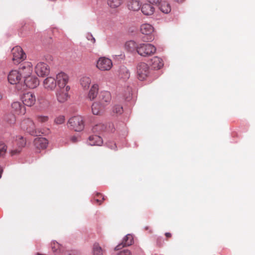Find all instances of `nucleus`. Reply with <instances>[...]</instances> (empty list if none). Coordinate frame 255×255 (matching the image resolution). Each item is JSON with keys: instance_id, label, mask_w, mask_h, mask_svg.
Wrapping results in <instances>:
<instances>
[{"instance_id": "nucleus-1", "label": "nucleus", "mask_w": 255, "mask_h": 255, "mask_svg": "<svg viewBox=\"0 0 255 255\" xmlns=\"http://www.w3.org/2000/svg\"><path fill=\"white\" fill-rule=\"evenodd\" d=\"M56 84V97L60 103L64 102V72H61L57 74L56 79L49 77L43 81L44 88L48 90H53Z\"/></svg>"}, {"instance_id": "nucleus-2", "label": "nucleus", "mask_w": 255, "mask_h": 255, "mask_svg": "<svg viewBox=\"0 0 255 255\" xmlns=\"http://www.w3.org/2000/svg\"><path fill=\"white\" fill-rule=\"evenodd\" d=\"M67 125L71 129L75 131H81L83 130L85 127L84 119L81 116L73 117L69 119Z\"/></svg>"}, {"instance_id": "nucleus-3", "label": "nucleus", "mask_w": 255, "mask_h": 255, "mask_svg": "<svg viewBox=\"0 0 255 255\" xmlns=\"http://www.w3.org/2000/svg\"><path fill=\"white\" fill-rule=\"evenodd\" d=\"M156 51L155 47L149 43H139L137 47V53L143 57L151 56L155 53Z\"/></svg>"}, {"instance_id": "nucleus-4", "label": "nucleus", "mask_w": 255, "mask_h": 255, "mask_svg": "<svg viewBox=\"0 0 255 255\" xmlns=\"http://www.w3.org/2000/svg\"><path fill=\"white\" fill-rule=\"evenodd\" d=\"M150 73L148 65L144 62L139 63L136 66L137 78L140 81L146 79Z\"/></svg>"}, {"instance_id": "nucleus-5", "label": "nucleus", "mask_w": 255, "mask_h": 255, "mask_svg": "<svg viewBox=\"0 0 255 255\" xmlns=\"http://www.w3.org/2000/svg\"><path fill=\"white\" fill-rule=\"evenodd\" d=\"M12 61L15 64H18L26 58V55L22 49L19 46L13 47L11 50Z\"/></svg>"}, {"instance_id": "nucleus-6", "label": "nucleus", "mask_w": 255, "mask_h": 255, "mask_svg": "<svg viewBox=\"0 0 255 255\" xmlns=\"http://www.w3.org/2000/svg\"><path fill=\"white\" fill-rule=\"evenodd\" d=\"M20 127L23 130L26 131L32 135H36L37 132L34 122L31 119L28 118L24 119L21 123Z\"/></svg>"}, {"instance_id": "nucleus-7", "label": "nucleus", "mask_w": 255, "mask_h": 255, "mask_svg": "<svg viewBox=\"0 0 255 255\" xmlns=\"http://www.w3.org/2000/svg\"><path fill=\"white\" fill-rule=\"evenodd\" d=\"M18 70L21 77L24 79L31 76L33 71L32 65L29 62H25L20 65Z\"/></svg>"}, {"instance_id": "nucleus-8", "label": "nucleus", "mask_w": 255, "mask_h": 255, "mask_svg": "<svg viewBox=\"0 0 255 255\" xmlns=\"http://www.w3.org/2000/svg\"><path fill=\"white\" fill-rule=\"evenodd\" d=\"M113 63L111 59L106 57H101L97 62V67L102 71H108L111 69Z\"/></svg>"}, {"instance_id": "nucleus-9", "label": "nucleus", "mask_w": 255, "mask_h": 255, "mask_svg": "<svg viewBox=\"0 0 255 255\" xmlns=\"http://www.w3.org/2000/svg\"><path fill=\"white\" fill-rule=\"evenodd\" d=\"M35 71L38 76L44 77L49 74V68L46 63L39 62L35 66Z\"/></svg>"}, {"instance_id": "nucleus-10", "label": "nucleus", "mask_w": 255, "mask_h": 255, "mask_svg": "<svg viewBox=\"0 0 255 255\" xmlns=\"http://www.w3.org/2000/svg\"><path fill=\"white\" fill-rule=\"evenodd\" d=\"M21 100L24 105L28 107H31L35 103L36 97L33 93L27 92L22 95Z\"/></svg>"}, {"instance_id": "nucleus-11", "label": "nucleus", "mask_w": 255, "mask_h": 255, "mask_svg": "<svg viewBox=\"0 0 255 255\" xmlns=\"http://www.w3.org/2000/svg\"><path fill=\"white\" fill-rule=\"evenodd\" d=\"M11 112L17 115H23L25 114L26 110L20 102H14L11 104Z\"/></svg>"}, {"instance_id": "nucleus-12", "label": "nucleus", "mask_w": 255, "mask_h": 255, "mask_svg": "<svg viewBox=\"0 0 255 255\" xmlns=\"http://www.w3.org/2000/svg\"><path fill=\"white\" fill-rule=\"evenodd\" d=\"M21 78L19 70H12L8 75V80L11 84L18 83Z\"/></svg>"}, {"instance_id": "nucleus-13", "label": "nucleus", "mask_w": 255, "mask_h": 255, "mask_svg": "<svg viewBox=\"0 0 255 255\" xmlns=\"http://www.w3.org/2000/svg\"><path fill=\"white\" fill-rule=\"evenodd\" d=\"M24 81L26 86L31 89L37 87L39 84V81L37 78L32 75L24 78Z\"/></svg>"}, {"instance_id": "nucleus-14", "label": "nucleus", "mask_w": 255, "mask_h": 255, "mask_svg": "<svg viewBox=\"0 0 255 255\" xmlns=\"http://www.w3.org/2000/svg\"><path fill=\"white\" fill-rule=\"evenodd\" d=\"M111 100V96L110 92L104 91L101 93L98 102L105 108L108 105Z\"/></svg>"}, {"instance_id": "nucleus-15", "label": "nucleus", "mask_w": 255, "mask_h": 255, "mask_svg": "<svg viewBox=\"0 0 255 255\" xmlns=\"http://www.w3.org/2000/svg\"><path fill=\"white\" fill-rule=\"evenodd\" d=\"M133 242V239L132 235L128 234L124 238L122 243L115 247V250L118 251L124 247L130 246L132 244Z\"/></svg>"}, {"instance_id": "nucleus-16", "label": "nucleus", "mask_w": 255, "mask_h": 255, "mask_svg": "<svg viewBox=\"0 0 255 255\" xmlns=\"http://www.w3.org/2000/svg\"><path fill=\"white\" fill-rule=\"evenodd\" d=\"M33 143L36 148L43 149L46 148L48 144V141L44 137H37L34 139Z\"/></svg>"}, {"instance_id": "nucleus-17", "label": "nucleus", "mask_w": 255, "mask_h": 255, "mask_svg": "<svg viewBox=\"0 0 255 255\" xmlns=\"http://www.w3.org/2000/svg\"><path fill=\"white\" fill-rule=\"evenodd\" d=\"M140 8L142 12L145 15H151L155 11L154 7L149 3L143 4Z\"/></svg>"}, {"instance_id": "nucleus-18", "label": "nucleus", "mask_w": 255, "mask_h": 255, "mask_svg": "<svg viewBox=\"0 0 255 255\" xmlns=\"http://www.w3.org/2000/svg\"><path fill=\"white\" fill-rule=\"evenodd\" d=\"M163 66V62L160 58L155 56L151 59V66L152 68L158 70L160 69Z\"/></svg>"}, {"instance_id": "nucleus-19", "label": "nucleus", "mask_w": 255, "mask_h": 255, "mask_svg": "<svg viewBox=\"0 0 255 255\" xmlns=\"http://www.w3.org/2000/svg\"><path fill=\"white\" fill-rule=\"evenodd\" d=\"M104 107L98 102H96L92 106V111L94 115H98L103 113Z\"/></svg>"}, {"instance_id": "nucleus-20", "label": "nucleus", "mask_w": 255, "mask_h": 255, "mask_svg": "<svg viewBox=\"0 0 255 255\" xmlns=\"http://www.w3.org/2000/svg\"><path fill=\"white\" fill-rule=\"evenodd\" d=\"M88 143L90 145H101L103 143L102 138L97 135H91L89 137Z\"/></svg>"}, {"instance_id": "nucleus-21", "label": "nucleus", "mask_w": 255, "mask_h": 255, "mask_svg": "<svg viewBox=\"0 0 255 255\" xmlns=\"http://www.w3.org/2000/svg\"><path fill=\"white\" fill-rule=\"evenodd\" d=\"M128 7L130 10L137 11L140 8L141 5L138 0H128Z\"/></svg>"}, {"instance_id": "nucleus-22", "label": "nucleus", "mask_w": 255, "mask_h": 255, "mask_svg": "<svg viewBox=\"0 0 255 255\" xmlns=\"http://www.w3.org/2000/svg\"><path fill=\"white\" fill-rule=\"evenodd\" d=\"M140 31L143 34L149 35L154 31V28L150 24L144 23L140 26Z\"/></svg>"}, {"instance_id": "nucleus-23", "label": "nucleus", "mask_w": 255, "mask_h": 255, "mask_svg": "<svg viewBox=\"0 0 255 255\" xmlns=\"http://www.w3.org/2000/svg\"><path fill=\"white\" fill-rule=\"evenodd\" d=\"M138 44L134 41L130 40L127 42L125 44V48L129 52H133L136 50L137 52V47Z\"/></svg>"}, {"instance_id": "nucleus-24", "label": "nucleus", "mask_w": 255, "mask_h": 255, "mask_svg": "<svg viewBox=\"0 0 255 255\" xmlns=\"http://www.w3.org/2000/svg\"><path fill=\"white\" fill-rule=\"evenodd\" d=\"M98 90L99 86L97 84H94L92 86L88 94V97L90 100H93L97 97Z\"/></svg>"}, {"instance_id": "nucleus-25", "label": "nucleus", "mask_w": 255, "mask_h": 255, "mask_svg": "<svg viewBox=\"0 0 255 255\" xmlns=\"http://www.w3.org/2000/svg\"><path fill=\"white\" fill-rule=\"evenodd\" d=\"M160 10L164 13H168L171 11V6L167 1H162L159 6Z\"/></svg>"}, {"instance_id": "nucleus-26", "label": "nucleus", "mask_w": 255, "mask_h": 255, "mask_svg": "<svg viewBox=\"0 0 255 255\" xmlns=\"http://www.w3.org/2000/svg\"><path fill=\"white\" fill-rule=\"evenodd\" d=\"M91 79L88 77H83L80 80V84L83 89L87 90L91 84Z\"/></svg>"}, {"instance_id": "nucleus-27", "label": "nucleus", "mask_w": 255, "mask_h": 255, "mask_svg": "<svg viewBox=\"0 0 255 255\" xmlns=\"http://www.w3.org/2000/svg\"><path fill=\"white\" fill-rule=\"evenodd\" d=\"M4 121L9 125H13L15 123L16 118L13 114H8L4 116Z\"/></svg>"}, {"instance_id": "nucleus-28", "label": "nucleus", "mask_w": 255, "mask_h": 255, "mask_svg": "<svg viewBox=\"0 0 255 255\" xmlns=\"http://www.w3.org/2000/svg\"><path fill=\"white\" fill-rule=\"evenodd\" d=\"M15 142L18 147L22 149L26 144V140L23 136L18 135L15 137Z\"/></svg>"}, {"instance_id": "nucleus-29", "label": "nucleus", "mask_w": 255, "mask_h": 255, "mask_svg": "<svg viewBox=\"0 0 255 255\" xmlns=\"http://www.w3.org/2000/svg\"><path fill=\"white\" fill-rule=\"evenodd\" d=\"M123 2V0H108V5L112 8L120 6Z\"/></svg>"}, {"instance_id": "nucleus-30", "label": "nucleus", "mask_w": 255, "mask_h": 255, "mask_svg": "<svg viewBox=\"0 0 255 255\" xmlns=\"http://www.w3.org/2000/svg\"><path fill=\"white\" fill-rule=\"evenodd\" d=\"M104 200L103 195L100 193H97L94 198V202L98 205H101Z\"/></svg>"}, {"instance_id": "nucleus-31", "label": "nucleus", "mask_w": 255, "mask_h": 255, "mask_svg": "<svg viewBox=\"0 0 255 255\" xmlns=\"http://www.w3.org/2000/svg\"><path fill=\"white\" fill-rule=\"evenodd\" d=\"M93 255H103V250L98 244H95L93 247Z\"/></svg>"}, {"instance_id": "nucleus-32", "label": "nucleus", "mask_w": 255, "mask_h": 255, "mask_svg": "<svg viewBox=\"0 0 255 255\" xmlns=\"http://www.w3.org/2000/svg\"><path fill=\"white\" fill-rule=\"evenodd\" d=\"M113 111L114 113L121 115L123 112V107L120 105H115L113 109Z\"/></svg>"}, {"instance_id": "nucleus-33", "label": "nucleus", "mask_w": 255, "mask_h": 255, "mask_svg": "<svg viewBox=\"0 0 255 255\" xmlns=\"http://www.w3.org/2000/svg\"><path fill=\"white\" fill-rule=\"evenodd\" d=\"M7 150V146L5 143L0 142V156L5 154Z\"/></svg>"}, {"instance_id": "nucleus-34", "label": "nucleus", "mask_w": 255, "mask_h": 255, "mask_svg": "<svg viewBox=\"0 0 255 255\" xmlns=\"http://www.w3.org/2000/svg\"><path fill=\"white\" fill-rule=\"evenodd\" d=\"M36 120L38 122L43 123L46 122L48 120V117L46 116L38 115L36 116Z\"/></svg>"}, {"instance_id": "nucleus-35", "label": "nucleus", "mask_w": 255, "mask_h": 255, "mask_svg": "<svg viewBox=\"0 0 255 255\" xmlns=\"http://www.w3.org/2000/svg\"><path fill=\"white\" fill-rule=\"evenodd\" d=\"M60 247V246L58 243L53 242L52 244V249L53 252L55 253H59Z\"/></svg>"}, {"instance_id": "nucleus-36", "label": "nucleus", "mask_w": 255, "mask_h": 255, "mask_svg": "<svg viewBox=\"0 0 255 255\" xmlns=\"http://www.w3.org/2000/svg\"><path fill=\"white\" fill-rule=\"evenodd\" d=\"M21 151V149L18 147L17 148L13 149L10 150V154L11 156H13L18 154Z\"/></svg>"}, {"instance_id": "nucleus-37", "label": "nucleus", "mask_w": 255, "mask_h": 255, "mask_svg": "<svg viewBox=\"0 0 255 255\" xmlns=\"http://www.w3.org/2000/svg\"><path fill=\"white\" fill-rule=\"evenodd\" d=\"M64 122V117L63 116H59L55 120V123L57 124H61Z\"/></svg>"}, {"instance_id": "nucleus-38", "label": "nucleus", "mask_w": 255, "mask_h": 255, "mask_svg": "<svg viewBox=\"0 0 255 255\" xmlns=\"http://www.w3.org/2000/svg\"><path fill=\"white\" fill-rule=\"evenodd\" d=\"M87 39L89 41H91L92 43H95L96 42L95 38L93 37V36L91 33H88L86 36Z\"/></svg>"}, {"instance_id": "nucleus-39", "label": "nucleus", "mask_w": 255, "mask_h": 255, "mask_svg": "<svg viewBox=\"0 0 255 255\" xmlns=\"http://www.w3.org/2000/svg\"><path fill=\"white\" fill-rule=\"evenodd\" d=\"M118 255H132L131 253L128 250H125L120 252Z\"/></svg>"}, {"instance_id": "nucleus-40", "label": "nucleus", "mask_w": 255, "mask_h": 255, "mask_svg": "<svg viewBox=\"0 0 255 255\" xmlns=\"http://www.w3.org/2000/svg\"><path fill=\"white\" fill-rule=\"evenodd\" d=\"M108 146L112 149H116L117 146L115 143L110 142L108 143Z\"/></svg>"}, {"instance_id": "nucleus-41", "label": "nucleus", "mask_w": 255, "mask_h": 255, "mask_svg": "<svg viewBox=\"0 0 255 255\" xmlns=\"http://www.w3.org/2000/svg\"><path fill=\"white\" fill-rule=\"evenodd\" d=\"M161 0H147V1L152 5H156L160 2Z\"/></svg>"}, {"instance_id": "nucleus-42", "label": "nucleus", "mask_w": 255, "mask_h": 255, "mask_svg": "<svg viewBox=\"0 0 255 255\" xmlns=\"http://www.w3.org/2000/svg\"><path fill=\"white\" fill-rule=\"evenodd\" d=\"M71 140L73 142H75L77 141V137L76 136H73L71 137Z\"/></svg>"}, {"instance_id": "nucleus-43", "label": "nucleus", "mask_w": 255, "mask_h": 255, "mask_svg": "<svg viewBox=\"0 0 255 255\" xmlns=\"http://www.w3.org/2000/svg\"><path fill=\"white\" fill-rule=\"evenodd\" d=\"M166 238H171V234L170 233H166L165 234Z\"/></svg>"}, {"instance_id": "nucleus-44", "label": "nucleus", "mask_w": 255, "mask_h": 255, "mask_svg": "<svg viewBox=\"0 0 255 255\" xmlns=\"http://www.w3.org/2000/svg\"><path fill=\"white\" fill-rule=\"evenodd\" d=\"M64 96H65V100H67L68 98H69L70 97V96L68 94H67L66 93H65Z\"/></svg>"}, {"instance_id": "nucleus-45", "label": "nucleus", "mask_w": 255, "mask_h": 255, "mask_svg": "<svg viewBox=\"0 0 255 255\" xmlns=\"http://www.w3.org/2000/svg\"><path fill=\"white\" fill-rule=\"evenodd\" d=\"M70 87L69 86H67L66 87V89H65V90H66V91H69V90H70Z\"/></svg>"}, {"instance_id": "nucleus-46", "label": "nucleus", "mask_w": 255, "mask_h": 255, "mask_svg": "<svg viewBox=\"0 0 255 255\" xmlns=\"http://www.w3.org/2000/svg\"><path fill=\"white\" fill-rule=\"evenodd\" d=\"M64 80H65V84L67 82V80H68V78H67V76L65 75Z\"/></svg>"}, {"instance_id": "nucleus-47", "label": "nucleus", "mask_w": 255, "mask_h": 255, "mask_svg": "<svg viewBox=\"0 0 255 255\" xmlns=\"http://www.w3.org/2000/svg\"><path fill=\"white\" fill-rule=\"evenodd\" d=\"M2 169L0 167V178L1 177V174L2 172Z\"/></svg>"}, {"instance_id": "nucleus-48", "label": "nucleus", "mask_w": 255, "mask_h": 255, "mask_svg": "<svg viewBox=\"0 0 255 255\" xmlns=\"http://www.w3.org/2000/svg\"><path fill=\"white\" fill-rule=\"evenodd\" d=\"M178 2H182L184 0H175Z\"/></svg>"}, {"instance_id": "nucleus-49", "label": "nucleus", "mask_w": 255, "mask_h": 255, "mask_svg": "<svg viewBox=\"0 0 255 255\" xmlns=\"http://www.w3.org/2000/svg\"><path fill=\"white\" fill-rule=\"evenodd\" d=\"M130 98V93H129L128 94V96L127 97V99H129Z\"/></svg>"}]
</instances>
